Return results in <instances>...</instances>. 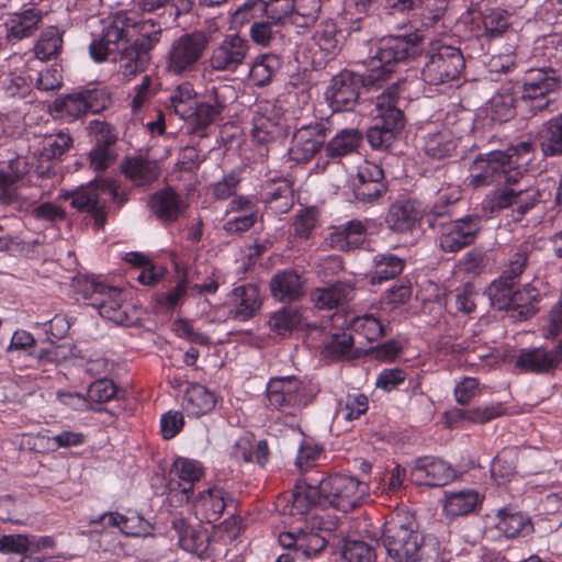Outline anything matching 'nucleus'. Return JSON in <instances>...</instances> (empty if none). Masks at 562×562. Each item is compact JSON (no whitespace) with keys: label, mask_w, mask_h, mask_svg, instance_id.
I'll list each match as a JSON object with an SVG mask.
<instances>
[{"label":"nucleus","mask_w":562,"mask_h":562,"mask_svg":"<svg viewBox=\"0 0 562 562\" xmlns=\"http://www.w3.org/2000/svg\"><path fill=\"white\" fill-rule=\"evenodd\" d=\"M367 225L359 220L330 227L326 238L329 247L339 251L359 248L366 240Z\"/></svg>","instance_id":"26"},{"label":"nucleus","mask_w":562,"mask_h":562,"mask_svg":"<svg viewBox=\"0 0 562 562\" xmlns=\"http://www.w3.org/2000/svg\"><path fill=\"white\" fill-rule=\"evenodd\" d=\"M431 228L439 234V246L443 251L457 252L472 244L481 231V218L467 215L454 221H431Z\"/></svg>","instance_id":"15"},{"label":"nucleus","mask_w":562,"mask_h":562,"mask_svg":"<svg viewBox=\"0 0 562 562\" xmlns=\"http://www.w3.org/2000/svg\"><path fill=\"white\" fill-rule=\"evenodd\" d=\"M172 529L178 535V542L187 551L196 550V543L200 535L183 519L177 518L172 520Z\"/></svg>","instance_id":"64"},{"label":"nucleus","mask_w":562,"mask_h":562,"mask_svg":"<svg viewBox=\"0 0 562 562\" xmlns=\"http://www.w3.org/2000/svg\"><path fill=\"white\" fill-rule=\"evenodd\" d=\"M352 327L357 334L362 335L368 341H376L386 334L385 326L372 314L356 317Z\"/></svg>","instance_id":"55"},{"label":"nucleus","mask_w":562,"mask_h":562,"mask_svg":"<svg viewBox=\"0 0 562 562\" xmlns=\"http://www.w3.org/2000/svg\"><path fill=\"white\" fill-rule=\"evenodd\" d=\"M318 223V213L315 209H302L295 215L292 229L296 237L307 239Z\"/></svg>","instance_id":"59"},{"label":"nucleus","mask_w":562,"mask_h":562,"mask_svg":"<svg viewBox=\"0 0 562 562\" xmlns=\"http://www.w3.org/2000/svg\"><path fill=\"white\" fill-rule=\"evenodd\" d=\"M321 506V493L317 480L310 477V482L305 485H296L288 501L284 513L291 516H304L313 506Z\"/></svg>","instance_id":"30"},{"label":"nucleus","mask_w":562,"mask_h":562,"mask_svg":"<svg viewBox=\"0 0 562 562\" xmlns=\"http://www.w3.org/2000/svg\"><path fill=\"white\" fill-rule=\"evenodd\" d=\"M535 157L531 142H519L505 151L494 150L481 154L472 164L471 183L485 187L504 181L516 184L524 178Z\"/></svg>","instance_id":"2"},{"label":"nucleus","mask_w":562,"mask_h":562,"mask_svg":"<svg viewBox=\"0 0 562 562\" xmlns=\"http://www.w3.org/2000/svg\"><path fill=\"white\" fill-rule=\"evenodd\" d=\"M458 418L476 424H485L494 418L505 414V407L502 403H493L485 406L473 407L469 409H457Z\"/></svg>","instance_id":"51"},{"label":"nucleus","mask_w":562,"mask_h":562,"mask_svg":"<svg viewBox=\"0 0 562 562\" xmlns=\"http://www.w3.org/2000/svg\"><path fill=\"white\" fill-rule=\"evenodd\" d=\"M400 83L393 82L376 98L378 114L368 130L367 139L371 147L387 149L405 126V116L397 108Z\"/></svg>","instance_id":"4"},{"label":"nucleus","mask_w":562,"mask_h":562,"mask_svg":"<svg viewBox=\"0 0 562 562\" xmlns=\"http://www.w3.org/2000/svg\"><path fill=\"white\" fill-rule=\"evenodd\" d=\"M261 304L257 285L249 283L237 286L233 291V307L229 315L236 321H248L259 313Z\"/></svg>","instance_id":"27"},{"label":"nucleus","mask_w":562,"mask_h":562,"mask_svg":"<svg viewBox=\"0 0 562 562\" xmlns=\"http://www.w3.org/2000/svg\"><path fill=\"white\" fill-rule=\"evenodd\" d=\"M512 279L503 274L498 280L493 281L486 292L492 305L497 310H510V299L516 289Z\"/></svg>","instance_id":"48"},{"label":"nucleus","mask_w":562,"mask_h":562,"mask_svg":"<svg viewBox=\"0 0 562 562\" xmlns=\"http://www.w3.org/2000/svg\"><path fill=\"white\" fill-rule=\"evenodd\" d=\"M335 530V522H323L317 516L312 518V531H302L295 541V558L310 559L319 554L327 546L331 531Z\"/></svg>","instance_id":"19"},{"label":"nucleus","mask_w":562,"mask_h":562,"mask_svg":"<svg viewBox=\"0 0 562 562\" xmlns=\"http://www.w3.org/2000/svg\"><path fill=\"white\" fill-rule=\"evenodd\" d=\"M194 98L195 91L192 85L189 82L182 83L170 95L169 109L183 120L191 106L196 102Z\"/></svg>","instance_id":"53"},{"label":"nucleus","mask_w":562,"mask_h":562,"mask_svg":"<svg viewBox=\"0 0 562 562\" xmlns=\"http://www.w3.org/2000/svg\"><path fill=\"white\" fill-rule=\"evenodd\" d=\"M479 499V494L473 490L452 492L446 496L443 510L450 517L468 515L474 510Z\"/></svg>","instance_id":"42"},{"label":"nucleus","mask_w":562,"mask_h":562,"mask_svg":"<svg viewBox=\"0 0 562 562\" xmlns=\"http://www.w3.org/2000/svg\"><path fill=\"white\" fill-rule=\"evenodd\" d=\"M330 131L328 121L303 125L294 133L290 155L295 161H308L322 149Z\"/></svg>","instance_id":"17"},{"label":"nucleus","mask_w":562,"mask_h":562,"mask_svg":"<svg viewBox=\"0 0 562 562\" xmlns=\"http://www.w3.org/2000/svg\"><path fill=\"white\" fill-rule=\"evenodd\" d=\"M317 485L321 493V507H333L344 513L360 506L369 492L367 483L344 474H333L317 480Z\"/></svg>","instance_id":"5"},{"label":"nucleus","mask_w":562,"mask_h":562,"mask_svg":"<svg viewBox=\"0 0 562 562\" xmlns=\"http://www.w3.org/2000/svg\"><path fill=\"white\" fill-rule=\"evenodd\" d=\"M362 142V134L357 128H342L326 143L325 151L329 158H340L355 153Z\"/></svg>","instance_id":"37"},{"label":"nucleus","mask_w":562,"mask_h":562,"mask_svg":"<svg viewBox=\"0 0 562 562\" xmlns=\"http://www.w3.org/2000/svg\"><path fill=\"white\" fill-rule=\"evenodd\" d=\"M306 281L293 269H284L272 276L269 282L271 296L281 303H293L305 295Z\"/></svg>","instance_id":"20"},{"label":"nucleus","mask_w":562,"mask_h":562,"mask_svg":"<svg viewBox=\"0 0 562 562\" xmlns=\"http://www.w3.org/2000/svg\"><path fill=\"white\" fill-rule=\"evenodd\" d=\"M63 46V37L59 30L50 26L42 32L38 41L35 44L34 52L36 58L42 61L56 58Z\"/></svg>","instance_id":"46"},{"label":"nucleus","mask_w":562,"mask_h":562,"mask_svg":"<svg viewBox=\"0 0 562 562\" xmlns=\"http://www.w3.org/2000/svg\"><path fill=\"white\" fill-rule=\"evenodd\" d=\"M170 488L177 496L180 494V501L189 502L193 494V485L203 475V468L198 461L178 458L170 470Z\"/></svg>","instance_id":"21"},{"label":"nucleus","mask_w":562,"mask_h":562,"mask_svg":"<svg viewBox=\"0 0 562 562\" xmlns=\"http://www.w3.org/2000/svg\"><path fill=\"white\" fill-rule=\"evenodd\" d=\"M80 92L88 114H98L112 103L111 95L105 88L86 89Z\"/></svg>","instance_id":"60"},{"label":"nucleus","mask_w":562,"mask_h":562,"mask_svg":"<svg viewBox=\"0 0 562 562\" xmlns=\"http://www.w3.org/2000/svg\"><path fill=\"white\" fill-rule=\"evenodd\" d=\"M369 408L368 397L364 394H348L339 401L336 416L351 422L358 419Z\"/></svg>","instance_id":"50"},{"label":"nucleus","mask_w":562,"mask_h":562,"mask_svg":"<svg viewBox=\"0 0 562 562\" xmlns=\"http://www.w3.org/2000/svg\"><path fill=\"white\" fill-rule=\"evenodd\" d=\"M537 249V239L528 237L513 250L509 257L508 267L503 274L516 279L525 270L529 256Z\"/></svg>","instance_id":"47"},{"label":"nucleus","mask_w":562,"mask_h":562,"mask_svg":"<svg viewBox=\"0 0 562 562\" xmlns=\"http://www.w3.org/2000/svg\"><path fill=\"white\" fill-rule=\"evenodd\" d=\"M423 541L412 524L392 520L384 526L383 543L389 557L396 562H418L423 558Z\"/></svg>","instance_id":"9"},{"label":"nucleus","mask_w":562,"mask_h":562,"mask_svg":"<svg viewBox=\"0 0 562 562\" xmlns=\"http://www.w3.org/2000/svg\"><path fill=\"white\" fill-rule=\"evenodd\" d=\"M281 58L273 54H263L256 58L249 71V77L258 87L267 86L281 68Z\"/></svg>","instance_id":"43"},{"label":"nucleus","mask_w":562,"mask_h":562,"mask_svg":"<svg viewBox=\"0 0 562 562\" xmlns=\"http://www.w3.org/2000/svg\"><path fill=\"white\" fill-rule=\"evenodd\" d=\"M209 46L204 32H191L175 40L166 55L168 72L181 76L192 71Z\"/></svg>","instance_id":"11"},{"label":"nucleus","mask_w":562,"mask_h":562,"mask_svg":"<svg viewBox=\"0 0 562 562\" xmlns=\"http://www.w3.org/2000/svg\"><path fill=\"white\" fill-rule=\"evenodd\" d=\"M116 191L117 189L112 181L94 179L75 190L65 191L61 198L70 200L71 207L78 212L90 214L95 228L100 229L106 224L108 201L103 198V194L115 196Z\"/></svg>","instance_id":"6"},{"label":"nucleus","mask_w":562,"mask_h":562,"mask_svg":"<svg viewBox=\"0 0 562 562\" xmlns=\"http://www.w3.org/2000/svg\"><path fill=\"white\" fill-rule=\"evenodd\" d=\"M233 495L222 486L213 485L198 493L193 498L192 510L201 522L212 524L217 521L227 509H236Z\"/></svg>","instance_id":"18"},{"label":"nucleus","mask_w":562,"mask_h":562,"mask_svg":"<svg viewBox=\"0 0 562 562\" xmlns=\"http://www.w3.org/2000/svg\"><path fill=\"white\" fill-rule=\"evenodd\" d=\"M341 555L346 562H374V549L364 541L349 540L345 543Z\"/></svg>","instance_id":"58"},{"label":"nucleus","mask_w":562,"mask_h":562,"mask_svg":"<svg viewBox=\"0 0 562 562\" xmlns=\"http://www.w3.org/2000/svg\"><path fill=\"white\" fill-rule=\"evenodd\" d=\"M261 7L266 18L274 25L279 26L286 21L292 23L293 11L295 10L294 0H269Z\"/></svg>","instance_id":"52"},{"label":"nucleus","mask_w":562,"mask_h":562,"mask_svg":"<svg viewBox=\"0 0 562 562\" xmlns=\"http://www.w3.org/2000/svg\"><path fill=\"white\" fill-rule=\"evenodd\" d=\"M72 143L74 139L70 134L64 131L45 135L41 147L34 153V158L40 162L36 167L37 173L41 177H48L49 166L44 168L42 162L60 159L72 147Z\"/></svg>","instance_id":"25"},{"label":"nucleus","mask_w":562,"mask_h":562,"mask_svg":"<svg viewBox=\"0 0 562 562\" xmlns=\"http://www.w3.org/2000/svg\"><path fill=\"white\" fill-rule=\"evenodd\" d=\"M460 200V192L452 189L449 192L440 193L431 210L427 214V221L431 227V221H445L446 217H451L452 206Z\"/></svg>","instance_id":"56"},{"label":"nucleus","mask_w":562,"mask_h":562,"mask_svg":"<svg viewBox=\"0 0 562 562\" xmlns=\"http://www.w3.org/2000/svg\"><path fill=\"white\" fill-rule=\"evenodd\" d=\"M249 42L238 34L226 35L212 48L207 66L213 71L234 72L244 64L249 53Z\"/></svg>","instance_id":"16"},{"label":"nucleus","mask_w":562,"mask_h":562,"mask_svg":"<svg viewBox=\"0 0 562 562\" xmlns=\"http://www.w3.org/2000/svg\"><path fill=\"white\" fill-rule=\"evenodd\" d=\"M510 26L509 13L501 8H487L480 11L471 20L470 48L472 54L482 55L485 52V44L492 38L502 36Z\"/></svg>","instance_id":"14"},{"label":"nucleus","mask_w":562,"mask_h":562,"mask_svg":"<svg viewBox=\"0 0 562 562\" xmlns=\"http://www.w3.org/2000/svg\"><path fill=\"white\" fill-rule=\"evenodd\" d=\"M353 345V337L349 333H338L330 336V339L325 344L324 352L330 358H340L351 351Z\"/></svg>","instance_id":"63"},{"label":"nucleus","mask_w":562,"mask_h":562,"mask_svg":"<svg viewBox=\"0 0 562 562\" xmlns=\"http://www.w3.org/2000/svg\"><path fill=\"white\" fill-rule=\"evenodd\" d=\"M121 168L123 173L137 187L149 186L160 176L157 161L143 156L124 159Z\"/></svg>","instance_id":"29"},{"label":"nucleus","mask_w":562,"mask_h":562,"mask_svg":"<svg viewBox=\"0 0 562 562\" xmlns=\"http://www.w3.org/2000/svg\"><path fill=\"white\" fill-rule=\"evenodd\" d=\"M280 31L278 25H274L268 19L266 21H256L249 29V35L252 42L260 46H268Z\"/></svg>","instance_id":"62"},{"label":"nucleus","mask_w":562,"mask_h":562,"mask_svg":"<svg viewBox=\"0 0 562 562\" xmlns=\"http://www.w3.org/2000/svg\"><path fill=\"white\" fill-rule=\"evenodd\" d=\"M43 20V12L37 8H29L12 13L4 22L5 38L10 43H16L33 36Z\"/></svg>","instance_id":"24"},{"label":"nucleus","mask_w":562,"mask_h":562,"mask_svg":"<svg viewBox=\"0 0 562 562\" xmlns=\"http://www.w3.org/2000/svg\"><path fill=\"white\" fill-rule=\"evenodd\" d=\"M423 41L424 35L418 30L407 35L383 40L374 56L369 60V82L378 83L381 87L383 82L390 80L394 72V66L414 56Z\"/></svg>","instance_id":"3"},{"label":"nucleus","mask_w":562,"mask_h":562,"mask_svg":"<svg viewBox=\"0 0 562 562\" xmlns=\"http://www.w3.org/2000/svg\"><path fill=\"white\" fill-rule=\"evenodd\" d=\"M539 145L544 157H562V112L543 123Z\"/></svg>","instance_id":"36"},{"label":"nucleus","mask_w":562,"mask_h":562,"mask_svg":"<svg viewBox=\"0 0 562 562\" xmlns=\"http://www.w3.org/2000/svg\"><path fill=\"white\" fill-rule=\"evenodd\" d=\"M301 323L302 316L296 308L282 307L270 316L268 325L276 334L285 335L297 329Z\"/></svg>","instance_id":"49"},{"label":"nucleus","mask_w":562,"mask_h":562,"mask_svg":"<svg viewBox=\"0 0 562 562\" xmlns=\"http://www.w3.org/2000/svg\"><path fill=\"white\" fill-rule=\"evenodd\" d=\"M419 220V212L411 200H398L391 204L385 223L390 229L397 233L412 231Z\"/></svg>","instance_id":"31"},{"label":"nucleus","mask_w":562,"mask_h":562,"mask_svg":"<svg viewBox=\"0 0 562 562\" xmlns=\"http://www.w3.org/2000/svg\"><path fill=\"white\" fill-rule=\"evenodd\" d=\"M313 397V391L296 376L272 378L267 385L269 405L285 415H295Z\"/></svg>","instance_id":"8"},{"label":"nucleus","mask_w":562,"mask_h":562,"mask_svg":"<svg viewBox=\"0 0 562 562\" xmlns=\"http://www.w3.org/2000/svg\"><path fill=\"white\" fill-rule=\"evenodd\" d=\"M50 113L66 120H76L88 114L80 91L56 99L50 105Z\"/></svg>","instance_id":"44"},{"label":"nucleus","mask_w":562,"mask_h":562,"mask_svg":"<svg viewBox=\"0 0 562 562\" xmlns=\"http://www.w3.org/2000/svg\"><path fill=\"white\" fill-rule=\"evenodd\" d=\"M363 87H380L369 82V71L360 75L341 70L335 75L325 90V100L333 112L352 111L357 105Z\"/></svg>","instance_id":"10"},{"label":"nucleus","mask_w":562,"mask_h":562,"mask_svg":"<svg viewBox=\"0 0 562 562\" xmlns=\"http://www.w3.org/2000/svg\"><path fill=\"white\" fill-rule=\"evenodd\" d=\"M557 351L544 347L521 349L516 359V368L536 374H552L560 369Z\"/></svg>","instance_id":"23"},{"label":"nucleus","mask_w":562,"mask_h":562,"mask_svg":"<svg viewBox=\"0 0 562 562\" xmlns=\"http://www.w3.org/2000/svg\"><path fill=\"white\" fill-rule=\"evenodd\" d=\"M153 214L162 222H175L186 211L187 204L170 188L154 193L149 201Z\"/></svg>","instance_id":"28"},{"label":"nucleus","mask_w":562,"mask_h":562,"mask_svg":"<svg viewBox=\"0 0 562 562\" xmlns=\"http://www.w3.org/2000/svg\"><path fill=\"white\" fill-rule=\"evenodd\" d=\"M496 528L506 538L526 537L533 532L530 517L509 508H502L497 512Z\"/></svg>","instance_id":"33"},{"label":"nucleus","mask_w":562,"mask_h":562,"mask_svg":"<svg viewBox=\"0 0 562 562\" xmlns=\"http://www.w3.org/2000/svg\"><path fill=\"white\" fill-rule=\"evenodd\" d=\"M231 86H213L206 91L201 101H196L183 117L192 133L201 134L206 127L220 120L227 105V94L232 93Z\"/></svg>","instance_id":"13"},{"label":"nucleus","mask_w":562,"mask_h":562,"mask_svg":"<svg viewBox=\"0 0 562 562\" xmlns=\"http://www.w3.org/2000/svg\"><path fill=\"white\" fill-rule=\"evenodd\" d=\"M465 68L460 48L450 45H432L426 54L422 79L428 85H442L459 78Z\"/></svg>","instance_id":"7"},{"label":"nucleus","mask_w":562,"mask_h":562,"mask_svg":"<svg viewBox=\"0 0 562 562\" xmlns=\"http://www.w3.org/2000/svg\"><path fill=\"white\" fill-rule=\"evenodd\" d=\"M562 87V72L552 67L532 68L524 78L521 102H530L531 111H543L551 102L549 95Z\"/></svg>","instance_id":"12"},{"label":"nucleus","mask_w":562,"mask_h":562,"mask_svg":"<svg viewBox=\"0 0 562 562\" xmlns=\"http://www.w3.org/2000/svg\"><path fill=\"white\" fill-rule=\"evenodd\" d=\"M113 300L106 304L103 301L98 303L99 314L115 324L128 325L133 323V318L130 316V304L125 302L123 293H114Z\"/></svg>","instance_id":"45"},{"label":"nucleus","mask_w":562,"mask_h":562,"mask_svg":"<svg viewBox=\"0 0 562 562\" xmlns=\"http://www.w3.org/2000/svg\"><path fill=\"white\" fill-rule=\"evenodd\" d=\"M313 43L325 60L333 59L339 52L338 29L334 21L322 22L313 34Z\"/></svg>","instance_id":"40"},{"label":"nucleus","mask_w":562,"mask_h":562,"mask_svg":"<svg viewBox=\"0 0 562 562\" xmlns=\"http://www.w3.org/2000/svg\"><path fill=\"white\" fill-rule=\"evenodd\" d=\"M459 138L448 130L443 128L428 133L424 137V151L435 160H445L456 156Z\"/></svg>","instance_id":"32"},{"label":"nucleus","mask_w":562,"mask_h":562,"mask_svg":"<svg viewBox=\"0 0 562 562\" xmlns=\"http://www.w3.org/2000/svg\"><path fill=\"white\" fill-rule=\"evenodd\" d=\"M162 32L158 21L140 20L135 12L120 10L103 22L101 34L92 41L89 52L99 63L111 57L120 64L122 75L132 78L148 67Z\"/></svg>","instance_id":"1"},{"label":"nucleus","mask_w":562,"mask_h":562,"mask_svg":"<svg viewBox=\"0 0 562 562\" xmlns=\"http://www.w3.org/2000/svg\"><path fill=\"white\" fill-rule=\"evenodd\" d=\"M413 11L422 10L423 25L425 27L435 26L442 18L445 12L443 1L439 0H412Z\"/></svg>","instance_id":"61"},{"label":"nucleus","mask_w":562,"mask_h":562,"mask_svg":"<svg viewBox=\"0 0 562 562\" xmlns=\"http://www.w3.org/2000/svg\"><path fill=\"white\" fill-rule=\"evenodd\" d=\"M520 97H516L513 86H502V88L488 101V114L495 122H507L515 116L516 103Z\"/></svg>","instance_id":"35"},{"label":"nucleus","mask_w":562,"mask_h":562,"mask_svg":"<svg viewBox=\"0 0 562 562\" xmlns=\"http://www.w3.org/2000/svg\"><path fill=\"white\" fill-rule=\"evenodd\" d=\"M285 133L282 119L268 113L256 112L252 117V136L259 143H269Z\"/></svg>","instance_id":"39"},{"label":"nucleus","mask_w":562,"mask_h":562,"mask_svg":"<svg viewBox=\"0 0 562 562\" xmlns=\"http://www.w3.org/2000/svg\"><path fill=\"white\" fill-rule=\"evenodd\" d=\"M404 268V260L393 254H378L370 272L372 284H380L397 277Z\"/></svg>","instance_id":"41"},{"label":"nucleus","mask_w":562,"mask_h":562,"mask_svg":"<svg viewBox=\"0 0 562 562\" xmlns=\"http://www.w3.org/2000/svg\"><path fill=\"white\" fill-rule=\"evenodd\" d=\"M182 406L188 414L201 416L214 408L215 397L205 386L191 384L184 393Z\"/></svg>","instance_id":"38"},{"label":"nucleus","mask_w":562,"mask_h":562,"mask_svg":"<svg viewBox=\"0 0 562 562\" xmlns=\"http://www.w3.org/2000/svg\"><path fill=\"white\" fill-rule=\"evenodd\" d=\"M412 476L429 486H443L454 479L456 472L443 460L427 456L415 460Z\"/></svg>","instance_id":"22"},{"label":"nucleus","mask_w":562,"mask_h":562,"mask_svg":"<svg viewBox=\"0 0 562 562\" xmlns=\"http://www.w3.org/2000/svg\"><path fill=\"white\" fill-rule=\"evenodd\" d=\"M353 289L344 282L317 288L311 293V300L319 310L337 308L352 300Z\"/></svg>","instance_id":"34"},{"label":"nucleus","mask_w":562,"mask_h":562,"mask_svg":"<svg viewBox=\"0 0 562 562\" xmlns=\"http://www.w3.org/2000/svg\"><path fill=\"white\" fill-rule=\"evenodd\" d=\"M292 24L305 27L314 23L321 11V0H294Z\"/></svg>","instance_id":"57"},{"label":"nucleus","mask_w":562,"mask_h":562,"mask_svg":"<svg viewBox=\"0 0 562 562\" xmlns=\"http://www.w3.org/2000/svg\"><path fill=\"white\" fill-rule=\"evenodd\" d=\"M540 190L535 187H529L521 190H515L513 218L515 222L522 220L525 214L533 209L540 201Z\"/></svg>","instance_id":"54"}]
</instances>
